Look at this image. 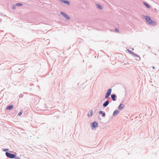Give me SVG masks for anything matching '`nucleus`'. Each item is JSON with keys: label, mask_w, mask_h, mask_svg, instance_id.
<instances>
[{"label": "nucleus", "mask_w": 159, "mask_h": 159, "mask_svg": "<svg viewBox=\"0 0 159 159\" xmlns=\"http://www.w3.org/2000/svg\"><path fill=\"white\" fill-rule=\"evenodd\" d=\"M5 154L7 157L11 159L14 158L16 156V154H13L8 152H6Z\"/></svg>", "instance_id": "1"}, {"label": "nucleus", "mask_w": 159, "mask_h": 159, "mask_svg": "<svg viewBox=\"0 0 159 159\" xmlns=\"http://www.w3.org/2000/svg\"><path fill=\"white\" fill-rule=\"evenodd\" d=\"M111 90H112L111 89H109L107 90L105 97V98H108L109 97L111 92Z\"/></svg>", "instance_id": "2"}, {"label": "nucleus", "mask_w": 159, "mask_h": 159, "mask_svg": "<svg viewBox=\"0 0 159 159\" xmlns=\"http://www.w3.org/2000/svg\"><path fill=\"white\" fill-rule=\"evenodd\" d=\"M60 13L63 16L65 17L67 20H70V16L68 15L65 13L64 12L61 11V12Z\"/></svg>", "instance_id": "3"}, {"label": "nucleus", "mask_w": 159, "mask_h": 159, "mask_svg": "<svg viewBox=\"0 0 159 159\" xmlns=\"http://www.w3.org/2000/svg\"><path fill=\"white\" fill-rule=\"evenodd\" d=\"M145 19L146 20V21L149 24V22H151V20H151V18L149 16H145Z\"/></svg>", "instance_id": "4"}, {"label": "nucleus", "mask_w": 159, "mask_h": 159, "mask_svg": "<svg viewBox=\"0 0 159 159\" xmlns=\"http://www.w3.org/2000/svg\"><path fill=\"white\" fill-rule=\"evenodd\" d=\"M98 123L96 121H94L91 124V126L92 128H95L98 126Z\"/></svg>", "instance_id": "5"}, {"label": "nucleus", "mask_w": 159, "mask_h": 159, "mask_svg": "<svg viewBox=\"0 0 159 159\" xmlns=\"http://www.w3.org/2000/svg\"><path fill=\"white\" fill-rule=\"evenodd\" d=\"M109 101L108 100H106L103 104V106L105 107H106L109 104Z\"/></svg>", "instance_id": "6"}, {"label": "nucleus", "mask_w": 159, "mask_h": 159, "mask_svg": "<svg viewBox=\"0 0 159 159\" xmlns=\"http://www.w3.org/2000/svg\"><path fill=\"white\" fill-rule=\"evenodd\" d=\"M135 57L137 58L136 60L138 61H140V57L137 54L134 53V54L132 55Z\"/></svg>", "instance_id": "7"}, {"label": "nucleus", "mask_w": 159, "mask_h": 159, "mask_svg": "<svg viewBox=\"0 0 159 159\" xmlns=\"http://www.w3.org/2000/svg\"><path fill=\"white\" fill-rule=\"evenodd\" d=\"M60 1L61 2H63L65 4H67L69 5H70V2L69 1L65 0H60Z\"/></svg>", "instance_id": "8"}, {"label": "nucleus", "mask_w": 159, "mask_h": 159, "mask_svg": "<svg viewBox=\"0 0 159 159\" xmlns=\"http://www.w3.org/2000/svg\"><path fill=\"white\" fill-rule=\"evenodd\" d=\"M111 97L113 101H115L116 100V95L115 94H112L111 95Z\"/></svg>", "instance_id": "9"}, {"label": "nucleus", "mask_w": 159, "mask_h": 159, "mask_svg": "<svg viewBox=\"0 0 159 159\" xmlns=\"http://www.w3.org/2000/svg\"><path fill=\"white\" fill-rule=\"evenodd\" d=\"M119 112L120 111L118 110H116L114 111L113 114V116H116L117 115Z\"/></svg>", "instance_id": "10"}, {"label": "nucleus", "mask_w": 159, "mask_h": 159, "mask_svg": "<svg viewBox=\"0 0 159 159\" xmlns=\"http://www.w3.org/2000/svg\"><path fill=\"white\" fill-rule=\"evenodd\" d=\"M151 21V22H149V24L150 25H155L157 24V22L155 21H153L152 20Z\"/></svg>", "instance_id": "11"}, {"label": "nucleus", "mask_w": 159, "mask_h": 159, "mask_svg": "<svg viewBox=\"0 0 159 159\" xmlns=\"http://www.w3.org/2000/svg\"><path fill=\"white\" fill-rule=\"evenodd\" d=\"M124 107V105L122 103H120V104L119 105V107H118V109L119 110H121L122 108H123Z\"/></svg>", "instance_id": "12"}, {"label": "nucleus", "mask_w": 159, "mask_h": 159, "mask_svg": "<svg viewBox=\"0 0 159 159\" xmlns=\"http://www.w3.org/2000/svg\"><path fill=\"white\" fill-rule=\"evenodd\" d=\"M13 108V105H10L7 106L6 108L7 110H10Z\"/></svg>", "instance_id": "13"}, {"label": "nucleus", "mask_w": 159, "mask_h": 159, "mask_svg": "<svg viewBox=\"0 0 159 159\" xmlns=\"http://www.w3.org/2000/svg\"><path fill=\"white\" fill-rule=\"evenodd\" d=\"M96 6L98 8L100 9V10H102L103 9L101 5L98 4H96Z\"/></svg>", "instance_id": "14"}, {"label": "nucleus", "mask_w": 159, "mask_h": 159, "mask_svg": "<svg viewBox=\"0 0 159 159\" xmlns=\"http://www.w3.org/2000/svg\"><path fill=\"white\" fill-rule=\"evenodd\" d=\"M93 114V111L92 110H91L89 111V112L87 116L89 117V116H92Z\"/></svg>", "instance_id": "15"}, {"label": "nucleus", "mask_w": 159, "mask_h": 159, "mask_svg": "<svg viewBox=\"0 0 159 159\" xmlns=\"http://www.w3.org/2000/svg\"><path fill=\"white\" fill-rule=\"evenodd\" d=\"M143 4L146 7H147L148 9H150V6L147 3L143 2Z\"/></svg>", "instance_id": "16"}, {"label": "nucleus", "mask_w": 159, "mask_h": 159, "mask_svg": "<svg viewBox=\"0 0 159 159\" xmlns=\"http://www.w3.org/2000/svg\"><path fill=\"white\" fill-rule=\"evenodd\" d=\"M99 113L100 114H102L103 117H104L106 115L105 113L103 112L102 111H99Z\"/></svg>", "instance_id": "17"}, {"label": "nucleus", "mask_w": 159, "mask_h": 159, "mask_svg": "<svg viewBox=\"0 0 159 159\" xmlns=\"http://www.w3.org/2000/svg\"><path fill=\"white\" fill-rule=\"evenodd\" d=\"M128 51L130 53H131L132 55L133 54H134V53L133 52H132L131 50H130L128 49H127Z\"/></svg>", "instance_id": "18"}, {"label": "nucleus", "mask_w": 159, "mask_h": 159, "mask_svg": "<svg viewBox=\"0 0 159 159\" xmlns=\"http://www.w3.org/2000/svg\"><path fill=\"white\" fill-rule=\"evenodd\" d=\"M16 5L17 6H21L22 5V4L21 3H17L16 4Z\"/></svg>", "instance_id": "19"}, {"label": "nucleus", "mask_w": 159, "mask_h": 159, "mask_svg": "<svg viewBox=\"0 0 159 159\" xmlns=\"http://www.w3.org/2000/svg\"><path fill=\"white\" fill-rule=\"evenodd\" d=\"M16 4L15 5H13L12 7V8L13 9L15 10L16 8Z\"/></svg>", "instance_id": "20"}, {"label": "nucleus", "mask_w": 159, "mask_h": 159, "mask_svg": "<svg viewBox=\"0 0 159 159\" xmlns=\"http://www.w3.org/2000/svg\"><path fill=\"white\" fill-rule=\"evenodd\" d=\"M24 96V95L22 93H21L20 94V95L19 96V98H22Z\"/></svg>", "instance_id": "21"}, {"label": "nucleus", "mask_w": 159, "mask_h": 159, "mask_svg": "<svg viewBox=\"0 0 159 159\" xmlns=\"http://www.w3.org/2000/svg\"><path fill=\"white\" fill-rule=\"evenodd\" d=\"M22 111L21 110L18 113V115L19 116H21L22 114V112H21Z\"/></svg>", "instance_id": "22"}, {"label": "nucleus", "mask_w": 159, "mask_h": 159, "mask_svg": "<svg viewBox=\"0 0 159 159\" xmlns=\"http://www.w3.org/2000/svg\"><path fill=\"white\" fill-rule=\"evenodd\" d=\"M8 149H5V148H4L3 149V151H4V152H7V151H8Z\"/></svg>", "instance_id": "23"}, {"label": "nucleus", "mask_w": 159, "mask_h": 159, "mask_svg": "<svg viewBox=\"0 0 159 159\" xmlns=\"http://www.w3.org/2000/svg\"><path fill=\"white\" fill-rule=\"evenodd\" d=\"M15 159H20V158L18 157H16V156L14 157Z\"/></svg>", "instance_id": "24"}, {"label": "nucleus", "mask_w": 159, "mask_h": 159, "mask_svg": "<svg viewBox=\"0 0 159 159\" xmlns=\"http://www.w3.org/2000/svg\"><path fill=\"white\" fill-rule=\"evenodd\" d=\"M115 31H116V32H119V30H118V29H117V28H115Z\"/></svg>", "instance_id": "25"}, {"label": "nucleus", "mask_w": 159, "mask_h": 159, "mask_svg": "<svg viewBox=\"0 0 159 159\" xmlns=\"http://www.w3.org/2000/svg\"><path fill=\"white\" fill-rule=\"evenodd\" d=\"M155 67H154V66H153V67H152V69H155Z\"/></svg>", "instance_id": "26"}]
</instances>
